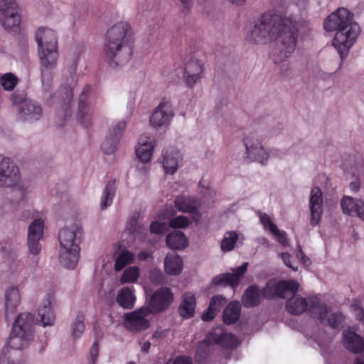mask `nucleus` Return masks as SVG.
<instances>
[{
  "label": "nucleus",
  "instance_id": "24",
  "mask_svg": "<svg viewBox=\"0 0 364 364\" xmlns=\"http://www.w3.org/2000/svg\"><path fill=\"white\" fill-rule=\"evenodd\" d=\"M341 205L344 214L355 215L364 221V202L363 200L350 196H344L341 201Z\"/></svg>",
  "mask_w": 364,
  "mask_h": 364
},
{
  "label": "nucleus",
  "instance_id": "64",
  "mask_svg": "<svg viewBox=\"0 0 364 364\" xmlns=\"http://www.w3.org/2000/svg\"><path fill=\"white\" fill-rule=\"evenodd\" d=\"M138 259L141 261H144L151 257V253L148 251H141L138 254Z\"/></svg>",
  "mask_w": 364,
  "mask_h": 364
},
{
  "label": "nucleus",
  "instance_id": "15",
  "mask_svg": "<svg viewBox=\"0 0 364 364\" xmlns=\"http://www.w3.org/2000/svg\"><path fill=\"white\" fill-rule=\"evenodd\" d=\"M92 104V87L85 85L78 97L77 119L80 124H88L90 113L89 108Z\"/></svg>",
  "mask_w": 364,
  "mask_h": 364
},
{
  "label": "nucleus",
  "instance_id": "54",
  "mask_svg": "<svg viewBox=\"0 0 364 364\" xmlns=\"http://www.w3.org/2000/svg\"><path fill=\"white\" fill-rule=\"evenodd\" d=\"M41 213L33 209H27L21 211L18 215V220L21 221H27L29 219L40 218Z\"/></svg>",
  "mask_w": 364,
  "mask_h": 364
},
{
  "label": "nucleus",
  "instance_id": "45",
  "mask_svg": "<svg viewBox=\"0 0 364 364\" xmlns=\"http://www.w3.org/2000/svg\"><path fill=\"white\" fill-rule=\"evenodd\" d=\"M18 82V77L11 73H7L0 76V85L4 90L13 91Z\"/></svg>",
  "mask_w": 364,
  "mask_h": 364
},
{
  "label": "nucleus",
  "instance_id": "35",
  "mask_svg": "<svg viewBox=\"0 0 364 364\" xmlns=\"http://www.w3.org/2000/svg\"><path fill=\"white\" fill-rule=\"evenodd\" d=\"M166 245L173 250H183L188 247V240L180 230H173L166 238Z\"/></svg>",
  "mask_w": 364,
  "mask_h": 364
},
{
  "label": "nucleus",
  "instance_id": "44",
  "mask_svg": "<svg viewBox=\"0 0 364 364\" xmlns=\"http://www.w3.org/2000/svg\"><path fill=\"white\" fill-rule=\"evenodd\" d=\"M238 240V235L235 231H229L225 233L221 240L220 247L223 252L232 250Z\"/></svg>",
  "mask_w": 364,
  "mask_h": 364
},
{
  "label": "nucleus",
  "instance_id": "61",
  "mask_svg": "<svg viewBox=\"0 0 364 364\" xmlns=\"http://www.w3.org/2000/svg\"><path fill=\"white\" fill-rule=\"evenodd\" d=\"M296 257L299 259L304 264H309L310 263V260L308 257H306L304 252L302 251L301 246H299Z\"/></svg>",
  "mask_w": 364,
  "mask_h": 364
},
{
  "label": "nucleus",
  "instance_id": "23",
  "mask_svg": "<svg viewBox=\"0 0 364 364\" xmlns=\"http://www.w3.org/2000/svg\"><path fill=\"white\" fill-rule=\"evenodd\" d=\"M175 205L178 210L191 214L193 220L197 221L200 219V203L195 198L186 196H178L175 199Z\"/></svg>",
  "mask_w": 364,
  "mask_h": 364
},
{
  "label": "nucleus",
  "instance_id": "52",
  "mask_svg": "<svg viewBox=\"0 0 364 364\" xmlns=\"http://www.w3.org/2000/svg\"><path fill=\"white\" fill-rule=\"evenodd\" d=\"M224 303L225 298L223 296L215 295L212 297L208 307L217 314L220 310Z\"/></svg>",
  "mask_w": 364,
  "mask_h": 364
},
{
  "label": "nucleus",
  "instance_id": "34",
  "mask_svg": "<svg viewBox=\"0 0 364 364\" xmlns=\"http://www.w3.org/2000/svg\"><path fill=\"white\" fill-rule=\"evenodd\" d=\"M263 299L260 289L255 285H252L244 292L242 301L245 307L251 308L257 306Z\"/></svg>",
  "mask_w": 364,
  "mask_h": 364
},
{
  "label": "nucleus",
  "instance_id": "40",
  "mask_svg": "<svg viewBox=\"0 0 364 364\" xmlns=\"http://www.w3.org/2000/svg\"><path fill=\"white\" fill-rule=\"evenodd\" d=\"M44 220L41 217L34 218L28 228V238L42 239L43 235Z\"/></svg>",
  "mask_w": 364,
  "mask_h": 364
},
{
  "label": "nucleus",
  "instance_id": "20",
  "mask_svg": "<svg viewBox=\"0 0 364 364\" xmlns=\"http://www.w3.org/2000/svg\"><path fill=\"white\" fill-rule=\"evenodd\" d=\"M247 267L248 262H244L240 267L233 269L232 273L221 274L215 277L213 279V283L215 285L229 284L235 287L247 271Z\"/></svg>",
  "mask_w": 364,
  "mask_h": 364
},
{
  "label": "nucleus",
  "instance_id": "22",
  "mask_svg": "<svg viewBox=\"0 0 364 364\" xmlns=\"http://www.w3.org/2000/svg\"><path fill=\"white\" fill-rule=\"evenodd\" d=\"M41 72L52 71L59 58L58 48L38 50Z\"/></svg>",
  "mask_w": 364,
  "mask_h": 364
},
{
  "label": "nucleus",
  "instance_id": "48",
  "mask_svg": "<svg viewBox=\"0 0 364 364\" xmlns=\"http://www.w3.org/2000/svg\"><path fill=\"white\" fill-rule=\"evenodd\" d=\"M41 240L27 237V247L29 255L36 257L41 253L42 249L41 244L40 243Z\"/></svg>",
  "mask_w": 364,
  "mask_h": 364
},
{
  "label": "nucleus",
  "instance_id": "7",
  "mask_svg": "<svg viewBox=\"0 0 364 364\" xmlns=\"http://www.w3.org/2000/svg\"><path fill=\"white\" fill-rule=\"evenodd\" d=\"M20 23L19 8L16 0H0V23L4 29L16 32Z\"/></svg>",
  "mask_w": 364,
  "mask_h": 364
},
{
  "label": "nucleus",
  "instance_id": "36",
  "mask_svg": "<svg viewBox=\"0 0 364 364\" xmlns=\"http://www.w3.org/2000/svg\"><path fill=\"white\" fill-rule=\"evenodd\" d=\"M114 258V269L119 272L127 265L134 262L135 255L126 249H122L115 252Z\"/></svg>",
  "mask_w": 364,
  "mask_h": 364
},
{
  "label": "nucleus",
  "instance_id": "51",
  "mask_svg": "<svg viewBox=\"0 0 364 364\" xmlns=\"http://www.w3.org/2000/svg\"><path fill=\"white\" fill-rule=\"evenodd\" d=\"M189 221L185 216H178L171 219L169 222V226L173 228H185L188 227Z\"/></svg>",
  "mask_w": 364,
  "mask_h": 364
},
{
  "label": "nucleus",
  "instance_id": "41",
  "mask_svg": "<svg viewBox=\"0 0 364 364\" xmlns=\"http://www.w3.org/2000/svg\"><path fill=\"white\" fill-rule=\"evenodd\" d=\"M115 193V186L114 181H109L105 186L101 197L100 208L105 210L112 203L113 197Z\"/></svg>",
  "mask_w": 364,
  "mask_h": 364
},
{
  "label": "nucleus",
  "instance_id": "60",
  "mask_svg": "<svg viewBox=\"0 0 364 364\" xmlns=\"http://www.w3.org/2000/svg\"><path fill=\"white\" fill-rule=\"evenodd\" d=\"M216 315V313H215L212 309H210L209 307L202 314V319L204 321H211L215 316Z\"/></svg>",
  "mask_w": 364,
  "mask_h": 364
},
{
  "label": "nucleus",
  "instance_id": "57",
  "mask_svg": "<svg viewBox=\"0 0 364 364\" xmlns=\"http://www.w3.org/2000/svg\"><path fill=\"white\" fill-rule=\"evenodd\" d=\"M150 278L153 282L159 284L164 280V274L160 270L154 269L151 271Z\"/></svg>",
  "mask_w": 364,
  "mask_h": 364
},
{
  "label": "nucleus",
  "instance_id": "38",
  "mask_svg": "<svg viewBox=\"0 0 364 364\" xmlns=\"http://www.w3.org/2000/svg\"><path fill=\"white\" fill-rule=\"evenodd\" d=\"M179 154L173 150H167L163 154V166L166 173L173 174L178 168Z\"/></svg>",
  "mask_w": 364,
  "mask_h": 364
},
{
  "label": "nucleus",
  "instance_id": "29",
  "mask_svg": "<svg viewBox=\"0 0 364 364\" xmlns=\"http://www.w3.org/2000/svg\"><path fill=\"white\" fill-rule=\"evenodd\" d=\"M164 271L168 275L177 276L182 272V258L176 252H168L164 258Z\"/></svg>",
  "mask_w": 364,
  "mask_h": 364
},
{
  "label": "nucleus",
  "instance_id": "4",
  "mask_svg": "<svg viewBox=\"0 0 364 364\" xmlns=\"http://www.w3.org/2000/svg\"><path fill=\"white\" fill-rule=\"evenodd\" d=\"M299 287L287 297L286 309L293 315H300L309 311L312 317L333 328H337L343 320V314L330 312L327 305L316 297L306 298L297 294Z\"/></svg>",
  "mask_w": 364,
  "mask_h": 364
},
{
  "label": "nucleus",
  "instance_id": "10",
  "mask_svg": "<svg viewBox=\"0 0 364 364\" xmlns=\"http://www.w3.org/2000/svg\"><path fill=\"white\" fill-rule=\"evenodd\" d=\"M151 312L146 306L126 313L123 316L124 326L132 332L144 331L150 327L151 322L148 318Z\"/></svg>",
  "mask_w": 364,
  "mask_h": 364
},
{
  "label": "nucleus",
  "instance_id": "6",
  "mask_svg": "<svg viewBox=\"0 0 364 364\" xmlns=\"http://www.w3.org/2000/svg\"><path fill=\"white\" fill-rule=\"evenodd\" d=\"M0 187L14 188L24 191L18 168L9 158L0 155Z\"/></svg>",
  "mask_w": 364,
  "mask_h": 364
},
{
  "label": "nucleus",
  "instance_id": "2",
  "mask_svg": "<svg viewBox=\"0 0 364 364\" xmlns=\"http://www.w3.org/2000/svg\"><path fill=\"white\" fill-rule=\"evenodd\" d=\"M133 37V29L127 21H119L107 29L103 50L110 66L122 65L129 59Z\"/></svg>",
  "mask_w": 364,
  "mask_h": 364
},
{
  "label": "nucleus",
  "instance_id": "42",
  "mask_svg": "<svg viewBox=\"0 0 364 364\" xmlns=\"http://www.w3.org/2000/svg\"><path fill=\"white\" fill-rule=\"evenodd\" d=\"M85 316L82 312L79 311L73 323L71 326L72 336L75 339L80 338L85 330Z\"/></svg>",
  "mask_w": 364,
  "mask_h": 364
},
{
  "label": "nucleus",
  "instance_id": "63",
  "mask_svg": "<svg viewBox=\"0 0 364 364\" xmlns=\"http://www.w3.org/2000/svg\"><path fill=\"white\" fill-rule=\"evenodd\" d=\"M351 309L355 311L358 320H361L363 318V310L359 306L355 304L351 306Z\"/></svg>",
  "mask_w": 364,
  "mask_h": 364
},
{
  "label": "nucleus",
  "instance_id": "27",
  "mask_svg": "<svg viewBox=\"0 0 364 364\" xmlns=\"http://www.w3.org/2000/svg\"><path fill=\"white\" fill-rule=\"evenodd\" d=\"M259 220L264 230L272 234L276 240L283 246L289 245V240L284 231L280 230L270 217L266 213H259Z\"/></svg>",
  "mask_w": 364,
  "mask_h": 364
},
{
  "label": "nucleus",
  "instance_id": "58",
  "mask_svg": "<svg viewBox=\"0 0 364 364\" xmlns=\"http://www.w3.org/2000/svg\"><path fill=\"white\" fill-rule=\"evenodd\" d=\"M167 364H193L190 358L182 355L176 357L173 360L169 361Z\"/></svg>",
  "mask_w": 364,
  "mask_h": 364
},
{
  "label": "nucleus",
  "instance_id": "62",
  "mask_svg": "<svg viewBox=\"0 0 364 364\" xmlns=\"http://www.w3.org/2000/svg\"><path fill=\"white\" fill-rule=\"evenodd\" d=\"M136 228L137 219L136 217H132L129 221L128 230L131 233L134 234L136 232Z\"/></svg>",
  "mask_w": 364,
  "mask_h": 364
},
{
  "label": "nucleus",
  "instance_id": "53",
  "mask_svg": "<svg viewBox=\"0 0 364 364\" xmlns=\"http://www.w3.org/2000/svg\"><path fill=\"white\" fill-rule=\"evenodd\" d=\"M77 67V59L73 60L68 68V79L67 83L74 85L77 81L76 70Z\"/></svg>",
  "mask_w": 364,
  "mask_h": 364
},
{
  "label": "nucleus",
  "instance_id": "9",
  "mask_svg": "<svg viewBox=\"0 0 364 364\" xmlns=\"http://www.w3.org/2000/svg\"><path fill=\"white\" fill-rule=\"evenodd\" d=\"M73 85L65 82L53 95H50L52 100L50 105H53L59 112H63L65 117H70L73 102Z\"/></svg>",
  "mask_w": 364,
  "mask_h": 364
},
{
  "label": "nucleus",
  "instance_id": "16",
  "mask_svg": "<svg viewBox=\"0 0 364 364\" xmlns=\"http://www.w3.org/2000/svg\"><path fill=\"white\" fill-rule=\"evenodd\" d=\"M311 211L310 223L312 226L317 225L323 214V193L320 188H311L309 199Z\"/></svg>",
  "mask_w": 364,
  "mask_h": 364
},
{
  "label": "nucleus",
  "instance_id": "32",
  "mask_svg": "<svg viewBox=\"0 0 364 364\" xmlns=\"http://www.w3.org/2000/svg\"><path fill=\"white\" fill-rule=\"evenodd\" d=\"M343 342L345 347L355 353L361 352L364 349L363 339L350 330L344 331Z\"/></svg>",
  "mask_w": 364,
  "mask_h": 364
},
{
  "label": "nucleus",
  "instance_id": "50",
  "mask_svg": "<svg viewBox=\"0 0 364 364\" xmlns=\"http://www.w3.org/2000/svg\"><path fill=\"white\" fill-rule=\"evenodd\" d=\"M10 100L13 105L18 108V110H19L20 107L23 106L24 103L31 100L30 99H27L26 95L23 92H15L11 95Z\"/></svg>",
  "mask_w": 364,
  "mask_h": 364
},
{
  "label": "nucleus",
  "instance_id": "30",
  "mask_svg": "<svg viewBox=\"0 0 364 364\" xmlns=\"http://www.w3.org/2000/svg\"><path fill=\"white\" fill-rule=\"evenodd\" d=\"M196 309V297L191 292L183 294L181 304L178 307V313L181 317L186 319L193 317Z\"/></svg>",
  "mask_w": 364,
  "mask_h": 364
},
{
  "label": "nucleus",
  "instance_id": "12",
  "mask_svg": "<svg viewBox=\"0 0 364 364\" xmlns=\"http://www.w3.org/2000/svg\"><path fill=\"white\" fill-rule=\"evenodd\" d=\"M298 287H299V284L295 280H284L277 283L274 281H269L267 283L266 286L260 290L262 291L264 299L274 296L285 299L289 296V294H292Z\"/></svg>",
  "mask_w": 364,
  "mask_h": 364
},
{
  "label": "nucleus",
  "instance_id": "21",
  "mask_svg": "<svg viewBox=\"0 0 364 364\" xmlns=\"http://www.w3.org/2000/svg\"><path fill=\"white\" fill-rule=\"evenodd\" d=\"M18 114L21 120L33 123L41 118L43 109L37 102L31 100L20 107L19 110H18Z\"/></svg>",
  "mask_w": 364,
  "mask_h": 364
},
{
  "label": "nucleus",
  "instance_id": "17",
  "mask_svg": "<svg viewBox=\"0 0 364 364\" xmlns=\"http://www.w3.org/2000/svg\"><path fill=\"white\" fill-rule=\"evenodd\" d=\"M154 145L155 138L152 135L146 133L139 136L136 154L140 161L146 164L151 159Z\"/></svg>",
  "mask_w": 364,
  "mask_h": 364
},
{
  "label": "nucleus",
  "instance_id": "19",
  "mask_svg": "<svg viewBox=\"0 0 364 364\" xmlns=\"http://www.w3.org/2000/svg\"><path fill=\"white\" fill-rule=\"evenodd\" d=\"M81 230L76 225L62 229L59 232L60 248H80Z\"/></svg>",
  "mask_w": 364,
  "mask_h": 364
},
{
  "label": "nucleus",
  "instance_id": "59",
  "mask_svg": "<svg viewBox=\"0 0 364 364\" xmlns=\"http://www.w3.org/2000/svg\"><path fill=\"white\" fill-rule=\"evenodd\" d=\"M280 257H281L282 262H284V264L286 266L291 268L294 271H296L297 270V269H298L297 267H294V266L291 265V264H290V257H291V256H290V255L289 253H287V252H282V253L280 254Z\"/></svg>",
  "mask_w": 364,
  "mask_h": 364
},
{
  "label": "nucleus",
  "instance_id": "37",
  "mask_svg": "<svg viewBox=\"0 0 364 364\" xmlns=\"http://www.w3.org/2000/svg\"><path fill=\"white\" fill-rule=\"evenodd\" d=\"M136 297L133 291L129 287H122L117 293V302L125 309H131L134 307Z\"/></svg>",
  "mask_w": 364,
  "mask_h": 364
},
{
  "label": "nucleus",
  "instance_id": "49",
  "mask_svg": "<svg viewBox=\"0 0 364 364\" xmlns=\"http://www.w3.org/2000/svg\"><path fill=\"white\" fill-rule=\"evenodd\" d=\"M127 124V123L125 119L119 120L112 125L108 133L120 139L122 132L126 129Z\"/></svg>",
  "mask_w": 364,
  "mask_h": 364
},
{
  "label": "nucleus",
  "instance_id": "1",
  "mask_svg": "<svg viewBox=\"0 0 364 364\" xmlns=\"http://www.w3.org/2000/svg\"><path fill=\"white\" fill-rule=\"evenodd\" d=\"M309 0H293L283 14L267 12L255 20L247 31L246 40L254 45L264 44L269 40L277 39V48L272 55L275 64L285 63L294 52L298 38L299 20L292 13L294 6L300 11H305Z\"/></svg>",
  "mask_w": 364,
  "mask_h": 364
},
{
  "label": "nucleus",
  "instance_id": "46",
  "mask_svg": "<svg viewBox=\"0 0 364 364\" xmlns=\"http://www.w3.org/2000/svg\"><path fill=\"white\" fill-rule=\"evenodd\" d=\"M119 141V139L114 137L113 135L108 133L105 139L102 144V150L106 154H111L114 153L117 150Z\"/></svg>",
  "mask_w": 364,
  "mask_h": 364
},
{
  "label": "nucleus",
  "instance_id": "56",
  "mask_svg": "<svg viewBox=\"0 0 364 364\" xmlns=\"http://www.w3.org/2000/svg\"><path fill=\"white\" fill-rule=\"evenodd\" d=\"M168 229L167 224L165 223H159L157 221L151 223L150 225V231L156 234H161Z\"/></svg>",
  "mask_w": 364,
  "mask_h": 364
},
{
  "label": "nucleus",
  "instance_id": "3",
  "mask_svg": "<svg viewBox=\"0 0 364 364\" xmlns=\"http://www.w3.org/2000/svg\"><path fill=\"white\" fill-rule=\"evenodd\" d=\"M323 26L327 31H336L333 45L341 58L347 56L360 32L350 11L345 8L338 9L324 20Z\"/></svg>",
  "mask_w": 364,
  "mask_h": 364
},
{
  "label": "nucleus",
  "instance_id": "11",
  "mask_svg": "<svg viewBox=\"0 0 364 364\" xmlns=\"http://www.w3.org/2000/svg\"><path fill=\"white\" fill-rule=\"evenodd\" d=\"M173 294L168 287H161L151 296L146 309L151 314H159L168 309L173 301Z\"/></svg>",
  "mask_w": 364,
  "mask_h": 364
},
{
  "label": "nucleus",
  "instance_id": "25",
  "mask_svg": "<svg viewBox=\"0 0 364 364\" xmlns=\"http://www.w3.org/2000/svg\"><path fill=\"white\" fill-rule=\"evenodd\" d=\"M215 343L220 345L223 347L233 348L238 346L239 342L237 338L232 333H223L220 328L214 330V332L210 333L207 341L204 343Z\"/></svg>",
  "mask_w": 364,
  "mask_h": 364
},
{
  "label": "nucleus",
  "instance_id": "8",
  "mask_svg": "<svg viewBox=\"0 0 364 364\" xmlns=\"http://www.w3.org/2000/svg\"><path fill=\"white\" fill-rule=\"evenodd\" d=\"M245 146V158L249 161H257L262 164H266L269 154L262 144V142L256 133H249L244 139Z\"/></svg>",
  "mask_w": 364,
  "mask_h": 364
},
{
  "label": "nucleus",
  "instance_id": "33",
  "mask_svg": "<svg viewBox=\"0 0 364 364\" xmlns=\"http://www.w3.org/2000/svg\"><path fill=\"white\" fill-rule=\"evenodd\" d=\"M40 322L43 326H52L55 321V314L51 309V301L49 297L45 298L41 303L38 311Z\"/></svg>",
  "mask_w": 364,
  "mask_h": 364
},
{
  "label": "nucleus",
  "instance_id": "13",
  "mask_svg": "<svg viewBox=\"0 0 364 364\" xmlns=\"http://www.w3.org/2000/svg\"><path fill=\"white\" fill-rule=\"evenodd\" d=\"M173 116L171 104L168 101L161 102L150 117V125L156 129L166 127L171 123Z\"/></svg>",
  "mask_w": 364,
  "mask_h": 364
},
{
  "label": "nucleus",
  "instance_id": "26",
  "mask_svg": "<svg viewBox=\"0 0 364 364\" xmlns=\"http://www.w3.org/2000/svg\"><path fill=\"white\" fill-rule=\"evenodd\" d=\"M259 220L264 230L272 234L276 240L283 246L289 245V240L284 231L280 230L270 217L266 213H259Z\"/></svg>",
  "mask_w": 364,
  "mask_h": 364
},
{
  "label": "nucleus",
  "instance_id": "55",
  "mask_svg": "<svg viewBox=\"0 0 364 364\" xmlns=\"http://www.w3.org/2000/svg\"><path fill=\"white\" fill-rule=\"evenodd\" d=\"M99 354V343L95 341L90 348L88 364H96Z\"/></svg>",
  "mask_w": 364,
  "mask_h": 364
},
{
  "label": "nucleus",
  "instance_id": "31",
  "mask_svg": "<svg viewBox=\"0 0 364 364\" xmlns=\"http://www.w3.org/2000/svg\"><path fill=\"white\" fill-rule=\"evenodd\" d=\"M21 295L16 287L9 288L5 294V316L14 314L20 304Z\"/></svg>",
  "mask_w": 364,
  "mask_h": 364
},
{
  "label": "nucleus",
  "instance_id": "5",
  "mask_svg": "<svg viewBox=\"0 0 364 364\" xmlns=\"http://www.w3.org/2000/svg\"><path fill=\"white\" fill-rule=\"evenodd\" d=\"M33 316L23 313L18 316L12 327L9 346L13 349H23L33 339Z\"/></svg>",
  "mask_w": 364,
  "mask_h": 364
},
{
  "label": "nucleus",
  "instance_id": "39",
  "mask_svg": "<svg viewBox=\"0 0 364 364\" xmlns=\"http://www.w3.org/2000/svg\"><path fill=\"white\" fill-rule=\"evenodd\" d=\"M241 305L239 301L230 302L223 311V321L226 324L235 323L240 316Z\"/></svg>",
  "mask_w": 364,
  "mask_h": 364
},
{
  "label": "nucleus",
  "instance_id": "43",
  "mask_svg": "<svg viewBox=\"0 0 364 364\" xmlns=\"http://www.w3.org/2000/svg\"><path fill=\"white\" fill-rule=\"evenodd\" d=\"M139 277V269L137 267H129L126 268L120 277L122 284L134 283Z\"/></svg>",
  "mask_w": 364,
  "mask_h": 364
},
{
  "label": "nucleus",
  "instance_id": "14",
  "mask_svg": "<svg viewBox=\"0 0 364 364\" xmlns=\"http://www.w3.org/2000/svg\"><path fill=\"white\" fill-rule=\"evenodd\" d=\"M57 32L49 27L38 28L35 33L38 50L58 48Z\"/></svg>",
  "mask_w": 364,
  "mask_h": 364
},
{
  "label": "nucleus",
  "instance_id": "18",
  "mask_svg": "<svg viewBox=\"0 0 364 364\" xmlns=\"http://www.w3.org/2000/svg\"><path fill=\"white\" fill-rule=\"evenodd\" d=\"M203 71V65L198 59H190L184 68L183 76L184 82L188 87L193 86L202 77Z\"/></svg>",
  "mask_w": 364,
  "mask_h": 364
},
{
  "label": "nucleus",
  "instance_id": "47",
  "mask_svg": "<svg viewBox=\"0 0 364 364\" xmlns=\"http://www.w3.org/2000/svg\"><path fill=\"white\" fill-rule=\"evenodd\" d=\"M52 71L41 72V80H42V88L48 96H45L46 98L50 97V91L52 87L53 75Z\"/></svg>",
  "mask_w": 364,
  "mask_h": 364
},
{
  "label": "nucleus",
  "instance_id": "28",
  "mask_svg": "<svg viewBox=\"0 0 364 364\" xmlns=\"http://www.w3.org/2000/svg\"><path fill=\"white\" fill-rule=\"evenodd\" d=\"M80 258V248H60L58 259L66 269H73Z\"/></svg>",
  "mask_w": 364,
  "mask_h": 364
}]
</instances>
